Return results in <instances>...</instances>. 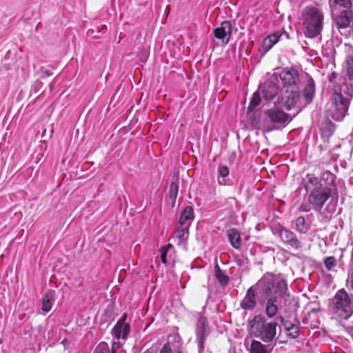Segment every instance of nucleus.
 Instances as JSON below:
<instances>
[{
  "mask_svg": "<svg viewBox=\"0 0 353 353\" xmlns=\"http://www.w3.org/2000/svg\"><path fill=\"white\" fill-rule=\"evenodd\" d=\"M303 181V188L307 196L299 206V212H309L313 210L321 212L327 201L337 194L336 188L323 186L319 179L314 174H307Z\"/></svg>",
  "mask_w": 353,
  "mask_h": 353,
  "instance_id": "obj_1",
  "label": "nucleus"
},
{
  "mask_svg": "<svg viewBox=\"0 0 353 353\" xmlns=\"http://www.w3.org/2000/svg\"><path fill=\"white\" fill-rule=\"evenodd\" d=\"M261 293L264 295V312L269 319L276 317L279 312V299L289 296L288 283L283 279H274L272 275H264L258 283Z\"/></svg>",
  "mask_w": 353,
  "mask_h": 353,
  "instance_id": "obj_2",
  "label": "nucleus"
},
{
  "mask_svg": "<svg viewBox=\"0 0 353 353\" xmlns=\"http://www.w3.org/2000/svg\"><path fill=\"white\" fill-rule=\"evenodd\" d=\"M334 85L330 103L327 108V117L336 121H341L347 114L350 101L353 97V83Z\"/></svg>",
  "mask_w": 353,
  "mask_h": 353,
  "instance_id": "obj_3",
  "label": "nucleus"
},
{
  "mask_svg": "<svg viewBox=\"0 0 353 353\" xmlns=\"http://www.w3.org/2000/svg\"><path fill=\"white\" fill-rule=\"evenodd\" d=\"M315 90L314 81L309 77L303 92V101L300 88L284 91V94L281 98L279 97L278 101L281 102V105L288 111L295 108L301 110L302 106H305L312 102Z\"/></svg>",
  "mask_w": 353,
  "mask_h": 353,
  "instance_id": "obj_4",
  "label": "nucleus"
},
{
  "mask_svg": "<svg viewBox=\"0 0 353 353\" xmlns=\"http://www.w3.org/2000/svg\"><path fill=\"white\" fill-rule=\"evenodd\" d=\"M324 14L322 10L313 6H306L302 11L303 32L307 38L314 39L321 36Z\"/></svg>",
  "mask_w": 353,
  "mask_h": 353,
  "instance_id": "obj_5",
  "label": "nucleus"
},
{
  "mask_svg": "<svg viewBox=\"0 0 353 353\" xmlns=\"http://www.w3.org/2000/svg\"><path fill=\"white\" fill-rule=\"evenodd\" d=\"M277 323L268 322L265 316L256 315L248 323V330L250 334L260 339L265 343L272 341L276 337Z\"/></svg>",
  "mask_w": 353,
  "mask_h": 353,
  "instance_id": "obj_6",
  "label": "nucleus"
},
{
  "mask_svg": "<svg viewBox=\"0 0 353 353\" xmlns=\"http://www.w3.org/2000/svg\"><path fill=\"white\" fill-rule=\"evenodd\" d=\"M330 310L334 318L347 320L353 314V309L350 305V295L344 289L339 290L332 299Z\"/></svg>",
  "mask_w": 353,
  "mask_h": 353,
  "instance_id": "obj_7",
  "label": "nucleus"
},
{
  "mask_svg": "<svg viewBox=\"0 0 353 353\" xmlns=\"http://www.w3.org/2000/svg\"><path fill=\"white\" fill-rule=\"evenodd\" d=\"M273 234L278 235L284 245L294 250H299L303 247L300 238L292 230L279 225L273 230Z\"/></svg>",
  "mask_w": 353,
  "mask_h": 353,
  "instance_id": "obj_8",
  "label": "nucleus"
},
{
  "mask_svg": "<svg viewBox=\"0 0 353 353\" xmlns=\"http://www.w3.org/2000/svg\"><path fill=\"white\" fill-rule=\"evenodd\" d=\"M282 108H283L281 105V102L277 101L272 108L265 112V115L272 123L285 126L292 121V118Z\"/></svg>",
  "mask_w": 353,
  "mask_h": 353,
  "instance_id": "obj_9",
  "label": "nucleus"
},
{
  "mask_svg": "<svg viewBox=\"0 0 353 353\" xmlns=\"http://www.w3.org/2000/svg\"><path fill=\"white\" fill-rule=\"evenodd\" d=\"M279 77L284 91L299 88L300 77L296 70H283Z\"/></svg>",
  "mask_w": 353,
  "mask_h": 353,
  "instance_id": "obj_10",
  "label": "nucleus"
},
{
  "mask_svg": "<svg viewBox=\"0 0 353 353\" xmlns=\"http://www.w3.org/2000/svg\"><path fill=\"white\" fill-rule=\"evenodd\" d=\"M159 353H184L181 336L178 334L170 335Z\"/></svg>",
  "mask_w": 353,
  "mask_h": 353,
  "instance_id": "obj_11",
  "label": "nucleus"
},
{
  "mask_svg": "<svg viewBox=\"0 0 353 353\" xmlns=\"http://www.w3.org/2000/svg\"><path fill=\"white\" fill-rule=\"evenodd\" d=\"M127 319V314L123 313L112 329V334L117 339L125 340L130 332V325L125 323Z\"/></svg>",
  "mask_w": 353,
  "mask_h": 353,
  "instance_id": "obj_12",
  "label": "nucleus"
},
{
  "mask_svg": "<svg viewBox=\"0 0 353 353\" xmlns=\"http://www.w3.org/2000/svg\"><path fill=\"white\" fill-rule=\"evenodd\" d=\"M232 33V23L229 21H224L221 23V26L214 30V36L222 41L224 44L230 41Z\"/></svg>",
  "mask_w": 353,
  "mask_h": 353,
  "instance_id": "obj_13",
  "label": "nucleus"
},
{
  "mask_svg": "<svg viewBox=\"0 0 353 353\" xmlns=\"http://www.w3.org/2000/svg\"><path fill=\"white\" fill-rule=\"evenodd\" d=\"M334 17L336 28L341 32V30L346 29L350 25L352 19V14L351 10H343L339 14L332 15Z\"/></svg>",
  "mask_w": 353,
  "mask_h": 353,
  "instance_id": "obj_14",
  "label": "nucleus"
},
{
  "mask_svg": "<svg viewBox=\"0 0 353 353\" xmlns=\"http://www.w3.org/2000/svg\"><path fill=\"white\" fill-rule=\"evenodd\" d=\"M256 305V290L253 286L246 292L245 296L240 302V306L245 310H252Z\"/></svg>",
  "mask_w": 353,
  "mask_h": 353,
  "instance_id": "obj_15",
  "label": "nucleus"
},
{
  "mask_svg": "<svg viewBox=\"0 0 353 353\" xmlns=\"http://www.w3.org/2000/svg\"><path fill=\"white\" fill-rule=\"evenodd\" d=\"M279 319L287 331V334L288 336L291 337L292 339H296L299 336L300 326L299 321H296V323H294L289 321H285L283 316H279Z\"/></svg>",
  "mask_w": 353,
  "mask_h": 353,
  "instance_id": "obj_16",
  "label": "nucleus"
},
{
  "mask_svg": "<svg viewBox=\"0 0 353 353\" xmlns=\"http://www.w3.org/2000/svg\"><path fill=\"white\" fill-rule=\"evenodd\" d=\"M217 181L220 185H232V181L229 178L230 169L227 165L219 164L217 168Z\"/></svg>",
  "mask_w": 353,
  "mask_h": 353,
  "instance_id": "obj_17",
  "label": "nucleus"
},
{
  "mask_svg": "<svg viewBox=\"0 0 353 353\" xmlns=\"http://www.w3.org/2000/svg\"><path fill=\"white\" fill-rule=\"evenodd\" d=\"M281 36V34L279 32H276L266 37L263 41L259 48V51L261 52L262 54L268 52L276 43L279 41Z\"/></svg>",
  "mask_w": 353,
  "mask_h": 353,
  "instance_id": "obj_18",
  "label": "nucleus"
},
{
  "mask_svg": "<svg viewBox=\"0 0 353 353\" xmlns=\"http://www.w3.org/2000/svg\"><path fill=\"white\" fill-rule=\"evenodd\" d=\"M194 213L192 207L186 206L181 212L179 219V224L180 227L187 226L190 227L192 221L194 220Z\"/></svg>",
  "mask_w": 353,
  "mask_h": 353,
  "instance_id": "obj_19",
  "label": "nucleus"
},
{
  "mask_svg": "<svg viewBox=\"0 0 353 353\" xmlns=\"http://www.w3.org/2000/svg\"><path fill=\"white\" fill-rule=\"evenodd\" d=\"M277 85L272 81L265 83L262 88L263 97L268 101L273 99L278 94Z\"/></svg>",
  "mask_w": 353,
  "mask_h": 353,
  "instance_id": "obj_20",
  "label": "nucleus"
},
{
  "mask_svg": "<svg viewBox=\"0 0 353 353\" xmlns=\"http://www.w3.org/2000/svg\"><path fill=\"white\" fill-rule=\"evenodd\" d=\"M329 3L332 15L336 14L341 8L350 10L352 6V0H330Z\"/></svg>",
  "mask_w": 353,
  "mask_h": 353,
  "instance_id": "obj_21",
  "label": "nucleus"
},
{
  "mask_svg": "<svg viewBox=\"0 0 353 353\" xmlns=\"http://www.w3.org/2000/svg\"><path fill=\"white\" fill-rule=\"evenodd\" d=\"M227 236L231 245L236 250L241 248V239L239 231L235 228H230L227 230Z\"/></svg>",
  "mask_w": 353,
  "mask_h": 353,
  "instance_id": "obj_22",
  "label": "nucleus"
},
{
  "mask_svg": "<svg viewBox=\"0 0 353 353\" xmlns=\"http://www.w3.org/2000/svg\"><path fill=\"white\" fill-rule=\"evenodd\" d=\"M294 230L300 234H306L310 228V224L307 223L303 216H300L294 221Z\"/></svg>",
  "mask_w": 353,
  "mask_h": 353,
  "instance_id": "obj_23",
  "label": "nucleus"
},
{
  "mask_svg": "<svg viewBox=\"0 0 353 353\" xmlns=\"http://www.w3.org/2000/svg\"><path fill=\"white\" fill-rule=\"evenodd\" d=\"M335 179L336 176L330 171H324L321 174V178L319 179L321 181H323L325 185L323 186L331 187L332 188H335Z\"/></svg>",
  "mask_w": 353,
  "mask_h": 353,
  "instance_id": "obj_24",
  "label": "nucleus"
},
{
  "mask_svg": "<svg viewBox=\"0 0 353 353\" xmlns=\"http://www.w3.org/2000/svg\"><path fill=\"white\" fill-rule=\"evenodd\" d=\"M250 353H270L267 346L262 344L260 341L254 340L250 345Z\"/></svg>",
  "mask_w": 353,
  "mask_h": 353,
  "instance_id": "obj_25",
  "label": "nucleus"
},
{
  "mask_svg": "<svg viewBox=\"0 0 353 353\" xmlns=\"http://www.w3.org/2000/svg\"><path fill=\"white\" fill-rule=\"evenodd\" d=\"M190 227L183 226L178 228L175 232L176 237L178 239L179 243H185L189 236Z\"/></svg>",
  "mask_w": 353,
  "mask_h": 353,
  "instance_id": "obj_26",
  "label": "nucleus"
},
{
  "mask_svg": "<svg viewBox=\"0 0 353 353\" xmlns=\"http://www.w3.org/2000/svg\"><path fill=\"white\" fill-rule=\"evenodd\" d=\"M215 276L222 287H225L228 284V276L218 265H216L215 269Z\"/></svg>",
  "mask_w": 353,
  "mask_h": 353,
  "instance_id": "obj_27",
  "label": "nucleus"
},
{
  "mask_svg": "<svg viewBox=\"0 0 353 353\" xmlns=\"http://www.w3.org/2000/svg\"><path fill=\"white\" fill-rule=\"evenodd\" d=\"M347 76L348 77L349 82L343 78L340 79L338 83L343 85V82H346L347 84L353 83V59H352L347 60Z\"/></svg>",
  "mask_w": 353,
  "mask_h": 353,
  "instance_id": "obj_28",
  "label": "nucleus"
},
{
  "mask_svg": "<svg viewBox=\"0 0 353 353\" xmlns=\"http://www.w3.org/2000/svg\"><path fill=\"white\" fill-rule=\"evenodd\" d=\"M52 307V296L50 293H46L42 300L41 309L45 312H48Z\"/></svg>",
  "mask_w": 353,
  "mask_h": 353,
  "instance_id": "obj_29",
  "label": "nucleus"
},
{
  "mask_svg": "<svg viewBox=\"0 0 353 353\" xmlns=\"http://www.w3.org/2000/svg\"><path fill=\"white\" fill-rule=\"evenodd\" d=\"M261 96L259 92H254L248 106V112H252L261 103Z\"/></svg>",
  "mask_w": 353,
  "mask_h": 353,
  "instance_id": "obj_30",
  "label": "nucleus"
},
{
  "mask_svg": "<svg viewBox=\"0 0 353 353\" xmlns=\"http://www.w3.org/2000/svg\"><path fill=\"white\" fill-rule=\"evenodd\" d=\"M179 185L176 181H172L170 185L169 196L174 203L178 195Z\"/></svg>",
  "mask_w": 353,
  "mask_h": 353,
  "instance_id": "obj_31",
  "label": "nucleus"
},
{
  "mask_svg": "<svg viewBox=\"0 0 353 353\" xmlns=\"http://www.w3.org/2000/svg\"><path fill=\"white\" fill-rule=\"evenodd\" d=\"M324 265L327 271H332L337 265V261L334 256H327L324 259Z\"/></svg>",
  "mask_w": 353,
  "mask_h": 353,
  "instance_id": "obj_32",
  "label": "nucleus"
},
{
  "mask_svg": "<svg viewBox=\"0 0 353 353\" xmlns=\"http://www.w3.org/2000/svg\"><path fill=\"white\" fill-rule=\"evenodd\" d=\"M237 205L238 201L235 197L232 196L227 198L223 204V206H225V209L228 210L230 212H232L234 208H237Z\"/></svg>",
  "mask_w": 353,
  "mask_h": 353,
  "instance_id": "obj_33",
  "label": "nucleus"
},
{
  "mask_svg": "<svg viewBox=\"0 0 353 353\" xmlns=\"http://www.w3.org/2000/svg\"><path fill=\"white\" fill-rule=\"evenodd\" d=\"M173 245L169 243L160 249L161 260L163 263H167V254L169 250L173 249Z\"/></svg>",
  "mask_w": 353,
  "mask_h": 353,
  "instance_id": "obj_34",
  "label": "nucleus"
},
{
  "mask_svg": "<svg viewBox=\"0 0 353 353\" xmlns=\"http://www.w3.org/2000/svg\"><path fill=\"white\" fill-rule=\"evenodd\" d=\"M97 353H115L110 351L108 345L105 342H101L94 350Z\"/></svg>",
  "mask_w": 353,
  "mask_h": 353,
  "instance_id": "obj_35",
  "label": "nucleus"
},
{
  "mask_svg": "<svg viewBox=\"0 0 353 353\" xmlns=\"http://www.w3.org/2000/svg\"><path fill=\"white\" fill-rule=\"evenodd\" d=\"M320 307H319L310 309V311L307 313V314L304 316L303 319V323L306 324L310 316L313 314H317L318 312H320Z\"/></svg>",
  "mask_w": 353,
  "mask_h": 353,
  "instance_id": "obj_36",
  "label": "nucleus"
},
{
  "mask_svg": "<svg viewBox=\"0 0 353 353\" xmlns=\"http://www.w3.org/2000/svg\"><path fill=\"white\" fill-rule=\"evenodd\" d=\"M338 77V74L336 72H332L329 77V81L332 83L334 82Z\"/></svg>",
  "mask_w": 353,
  "mask_h": 353,
  "instance_id": "obj_37",
  "label": "nucleus"
},
{
  "mask_svg": "<svg viewBox=\"0 0 353 353\" xmlns=\"http://www.w3.org/2000/svg\"><path fill=\"white\" fill-rule=\"evenodd\" d=\"M120 347L119 342H114L112 343V347L110 351H114L116 352V350Z\"/></svg>",
  "mask_w": 353,
  "mask_h": 353,
  "instance_id": "obj_38",
  "label": "nucleus"
},
{
  "mask_svg": "<svg viewBox=\"0 0 353 353\" xmlns=\"http://www.w3.org/2000/svg\"><path fill=\"white\" fill-rule=\"evenodd\" d=\"M350 305H351L353 309V294L350 295Z\"/></svg>",
  "mask_w": 353,
  "mask_h": 353,
  "instance_id": "obj_39",
  "label": "nucleus"
},
{
  "mask_svg": "<svg viewBox=\"0 0 353 353\" xmlns=\"http://www.w3.org/2000/svg\"><path fill=\"white\" fill-rule=\"evenodd\" d=\"M46 74H47L48 76H50V75L52 74V73H51V72H48V71H47V72H46Z\"/></svg>",
  "mask_w": 353,
  "mask_h": 353,
  "instance_id": "obj_40",
  "label": "nucleus"
},
{
  "mask_svg": "<svg viewBox=\"0 0 353 353\" xmlns=\"http://www.w3.org/2000/svg\"><path fill=\"white\" fill-rule=\"evenodd\" d=\"M93 353H97V352L96 351H94V352H93Z\"/></svg>",
  "mask_w": 353,
  "mask_h": 353,
  "instance_id": "obj_41",
  "label": "nucleus"
}]
</instances>
